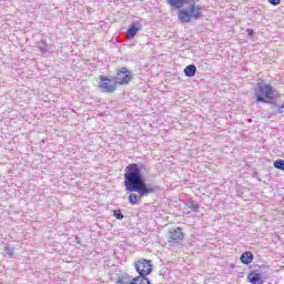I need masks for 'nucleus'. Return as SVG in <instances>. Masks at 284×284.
<instances>
[{
    "mask_svg": "<svg viewBox=\"0 0 284 284\" xmlns=\"http://www.w3.org/2000/svg\"><path fill=\"white\" fill-rule=\"evenodd\" d=\"M99 81V89L105 94H112L116 92V89L119 88L114 79H110L105 75H100Z\"/></svg>",
    "mask_w": 284,
    "mask_h": 284,
    "instance_id": "nucleus-4",
    "label": "nucleus"
},
{
    "mask_svg": "<svg viewBox=\"0 0 284 284\" xmlns=\"http://www.w3.org/2000/svg\"><path fill=\"white\" fill-rule=\"evenodd\" d=\"M254 97L256 103H268L272 104L278 99V93L274 90V87L270 83H265L264 80H260L256 88L254 89Z\"/></svg>",
    "mask_w": 284,
    "mask_h": 284,
    "instance_id": "nucleus-3",
    "label": "nucleus"
},
{
    "mask_svg": "<svg viewBox=\"0 0 284 284\" xmlns=\"http://www.w3.org/2000/svg\"><path fill=\"white\" fill-rule=\"evenodd\" d=\"M273 165L276 170H282L284 172V160H276Z\"/></svg>",
    "mask_w": 284,
    "mask_h": 284,
    "instance_id": "nucleus-13",
    "label": "nucleus"
},
{
    "mask_svg": "<svg viewBox=\"0 0 284 284\" xmlns=\"http://www.w3.org/2000/svg\"><path fill=\"white\" fill-rule=\"evenodd\" d=\"M271 6H281V0H267Z\"/></svg>",
    "mask_w": 284,
    "mask_h": 284,
    "instance_id": "nucleus-16",
    "label": "nucleus"
},
{
    "mask_svg": "<svg viewBox=\"0 0 284 284\" xmlns=\"http://www.w3.org/2000/svg\"><path fill=\"white\" fill-rule=\"evenodd\" d=\"M134 267L140 276H150L153 270L152 261L145 258L138 260Z\"/></svg>",
    "mask_w": 284,
    "mask_h": 284,
    "instance_id": "nucleus-6",
    "label": "nucleus"
},
{
    "mask_svg": "<svg viewBox=\"0 0 284 284\" xmlns=\"http://www.w3.org/2000/svg\"><path fill=\"white\" fill-rule=\"evenodd\" d=\"M166 3L171 8H174V10H180L178 12V19L181 23H190L192 19H201L203 17V10H205V7L199 4V0H166ZM185 3H189V8L181 10Z\"/></svg>",
    "mask_w": 284,
    "mask_h": 284,
    "instance_id": "nucleus-2",
    "label": "nucleus"
},
{
    "mask_svg": "<svg viewBox=\"0 0 284 284\" xmlns=\"http://www.w3.org/2000/svg\"><path fill=\"white\" fill-rule=\"evenodd\" d=\"M114 81L116 85H128L132 81V71L128 68H121L116 71Z\"/></svg>",
    "mask_w": 284,
    "mask_h": 284,
    "instance_id": "nucleus-7",
    "label": "nucleus"
},
{
    "mask_svg": "<svg viewBox=\"0 0 284 284\" xmlns=\"http://www.w3.org/2000/svg\"><path fill=\"white\" fill-rule=\"evenodd\" d=\"M119 284H132V281L131 282H123V281H119Z\"/></svg>",
    "mask_w": 284,
    "mask_h": 284,
    "instance_id": "nucleus-17",
    "label": "nucleus"
},
{
    "mask_svg": "<svg viewBox=\"0 0 284 284\" xmlns=\"http://www.w3.org/2000/svg\"><path fill=\"white\" fill-rule=\"evenodd\" d=\"M185 77H194L196 74V65L190 64L184 69Z\"/></svg>",
    "mask_w": 284,
    "mask_h": 284,
    "instance_id": "nucleus-12",
    "label": "nucleus"
},
{
    "mask_svg": "<svg viewBox=\"0 0 284 284\" xmlns=\"http://www.w3.org/2000/svg\"><path fill=\"white\" fill-rule=\"evenodd\" d=\"M168 241L171 245H179L185 241V233L182 227L171 229L168 233Z\"/></svg>",
    "mask_w": 284,
    "mask_h": 284,
    "instance_id": "nucleus-5",
    "label": "nucleus"
},
{
    "mask_svg": "<svg viewBox=\"0 0 284 284\" xmlns=\"http://www.w3.org/2000/svg\"><path fill=\"white\" fill-rule=\"evenodd\" d=\"M113 216H115V219H118L119 221H122L123 213L121 212V210H114L113 211Z\"/></svg>",
    "mask_w": 284,
    "mask_h": 284,
    "instance_id": "nucleus-14",
    "label": "nucleus"
},
{
    "mask_svg": "<svg viewBox=\"0 0 284 284\" xmlns=\"http://www.w3.org/2000/svg\"><path fill=\"white\" fill-rule=\"evenodd\" d=\"M146 275H140L132 280V284H151Z\"/></svg>",
    "mask_w": 284,
    "mask_h": 284,
    "instance_id": "nucleus-11",
    "label": "nucleus"
},
{
    "mask_svg": "<svg viewBox=\"0 0 284 284\" xmlns=\"http://www.w3.org/2000/svg\"><path fill=\"white\" fill-rule=\"evenodd\" d=\"M190 210H193V212H199V206L194 201H192L189 205Z\"/></svg>",
    "mask_w": 284,
    "mask_h": 284,
    "instance_id": "nucleus-15",
    "label": "nucleus"
},
{
    "mask_svg": "<svg viewBox=\"0 0 284 284\" xmlns=\"http://www.w3.org/2000/svg\"><path fill=\"white\" fill-rule=\"evenodd\" d=\"M124 185L129 195V203L131 205H138L141 196H148V194H154V187H148L145 180H143V173H141V166L136 163H131L124 169Z\"/></svg>",
    "mask_w": 284,
    "mask_h": 284,
    "instance_id": "nucleus-1",
    "label": "nucleus"
},
{
    "mask_svg": "<svg viewBox=\"0 0 284 284\" xmlns=\"http://www.w3.org/2000/svg\"><path fill=\"white\" fill-rule=\"evenodd\" d=\"M252 32H254V30H252V29H251V30H248V34H252Z\"/></svg>",
    "mask_w": 284,
    "mask_h": 284,
    "instance_id": "nucleus-18",
    "label": "nucleus"
},
{
    "mask_svg": "<svg viewBox=\"0 0 284 284\" xmlns=\"http://www.w3.org/2000/svg\"><path fill=\"white\" fill-rule=\"evenodd\" d=\"M240 261L243 263V265H250V263L254 261V254L250 251H246L241 255Z\"/></svg>",
    "mask_w": 284,
    "mask_h": 284,
    "instance_id": "nucleus-9",
    "label": "nucleus"
},
{
    "mask_svg": "<svg viewBox=\"0 0 284 284\" xmlns=\"http://www.w3.org/2000/svg\"><path fill=\"white\" fill-rule=\"evenodd\" d=\"M247 281L248 283H252V284H263V278H261V274L255 273V271L251 272L247 275Z\"/></svg>",
    "mask_w": 284,
    "mask_h": 284,
    "instance_id": "nucleus-10",
    "label": "nucleus"
},
{
    "mask_svg": "<svg viewBox=\"0 0 284 284\" xmlns=\"http://www.w3.org/2000/svg\"><path fill=\"white\" fill-rule=\"evenodd\" d=\"M141 28V22H133L126 31V38L134 39V37H136V32H139Z\"/></svg>",
    "mask_w": 284,
    "mask_h": 284,
    "instance_id": "nucleus-8",
    "label": "nucleus"
}]
</instances>
